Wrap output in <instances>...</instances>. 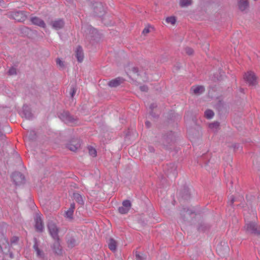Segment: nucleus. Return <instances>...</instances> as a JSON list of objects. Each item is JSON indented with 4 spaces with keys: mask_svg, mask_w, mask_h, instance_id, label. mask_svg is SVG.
<instances>
[{
    "mask_svg": "<svg viewBox=\"0 0 260 260\" xmlns=\"http://www.w3.org/2000/svg\"><path fill=\"white\" fill-rule=\"evenodd\" d=\"M9 18L13 19L17 22H23L27 18L26 12L23 11H11L7 14Z\"/></svg>",
    "mask_w": 260,
    "mask_h": 260,
    "instance_id": "obj_1",
    "label": "nucleus"
},
{
    "mask_svg": "<svg viewBox=\"0 0 260 260\" xmlns=\"http://www.w3.org/2000/svg\"><path fill=\"white\" fill-rule=\"evenodd\" d=\"M244 228L246 233L260 236V226L256 223L248 222L245 223Z\"/></svg>",
    "mask_w": 260,
    "mask_h": 260,
    "instance_id": "obj_2",
    "label": "nucleus"
},
{
    "mask_svg": "<svg viewBox=\"0 0 260 260\" xmlns=\"http://www.w3.org/2000/svg\"><path fill=\"white\" fill-rule=\"evenodd\" d=\"M60 119L67 124H73L78 121L76 117L72 115L68 111H63L59 116Z\"/></svg>",
    "mask_w": 260,
    "mask_h": 260,
    "instance_id": "obj_3",
    "label": "nucleus"
},
{
    "mask_svg": "<svg viewBox=\"0 0 260 260\" xmlns=\"http://www.w3.org/2000/svg\"><path fill=\"white\" fill-rule=\"evenodd\" d=\"M47 228L51 237L54 240L58 239L59 229L56 224L52 221H50L47 223Z\"/></svg>",
    "mask_w": 260,
    "mask_h": 260,
    "instance_id": "obj_4",
    "label": "nucleus"
},
{
    "mask_svg": "<svg viewBox=\"0 0 260 260\" xmlns=\"http://www.w3.org/2000/svg\"><path fill=\"white\" fill-rule=\"evenodd\" d=\"M92 9L95 16L102 17L105 13V10L102 3L95 2L92 4Z\"/></svg>",
    "mask_w": 260,
    "mask_h": 260,
    "instance_id": "obj_5",
    "label": "nucleus"
},
{
    "mask_svg": "<svg viewBox=\"0 0 260 260\" xmlns=\"http://www.w3.org/2000/svg\"><path fill=\"white\" fill-rule=\"evenodd\" d=\"M244 79L249 86H255L257 83V77L254 72L252 71H248L245 73Z\"/></svg>",
    "mask_w": 260,
    "mask_h": 260,
    "instance_id": "obj_6",
    "label": "nucleus"
},
{
    "mask_svg": "<svg viewBox=\"0 0 260 260\" xmlns=\"http://www.w3.org/2000/svg\"><path fill=\"white\" fill-rule=\"evenodd\" d=\"M11 178L16 185H20L24 182V176L22 173L18 172L13 173L11 175Z\"/></svg>",
    "mask_w": 260,
    "mask_h": 260,
    "instance_id": "obj_7",
    "label": "nucleus"
},
{
    "mask_svg": "<svg viewBox=\"0 0 260 260\" xmlns=\"http://www.w3.org/2000/svg\"><path fill=\"white\" fill-rule=\"evenodd\" d=\"M80 146V140L78 138H73L67 144V147L71 151H75Z\"/></svg>",
    "mask_w": 260,
    "mask_h": 260,
    "instance_id": "obj_8",
    "label": "nucleus"
},
{
    "mask_svg": "<svg viewBox=\"0 0 260 260\" xmlns=\"http://www.w3.org/2000/svg\"><path fill=\"white\" fill-rule=\"evenodd\" d=\"M35 220V228L39 232H42L44 231V224L43 220L39 214H36Z\"/></svg>",
    "mask_w": 260,
    "mask_h": 260,
    "instance_id": "obj_9",
    "label": "nucleus"
},
{
    "mask_svg": "<svg viewBox=\"0 0 260 260\" xmlns=\"http://www.w3.org/2000/svg\"><path fill=\"white\" fill-rule=\"evenodd\" d=\"M173 136L172 133L167 135L164 136L160 141L161 145L167 148L173 142Z\"/></svg>",
    "mask_w": 260,
    "mask_h": 260,
    "instance_id": "obj_10",
    "label": "nucleus"
},
{
    "mask_svg": "<svg viewBox=\"0 0 260 260\" xmlns=\"http://www.w3.org/2000/svg\"><path fill=\"white\" fill-rule=\"evenodd\" d=\"M50 24L53 29L58 30L62 29L64 27V22L62 19H58L52 21Z\"/></svg>",
    "mask_w": 260,
    "mask_h": 260,
    "instance_id": "obj_11",
    "label": "nucleus"
},
{
    "mask_svg": "<svg viewBox=\"0 0 260 260\" xmlns=\"http://www.w3.org/2000/svg\"><path fill=\"white\" fill-rule=\"evenodd\" d=\"M54 242L52 246L53 251L57 255H61L62 252V247L60 244V239L54 240Z\"/></svg>",
    "mask_w": 260,
    "mask_h": 260,
    "instance_id": "obj_12",
    "label": "nucleus"
},
{
    "mask_svg": "<svg viewBox=\"0 0 260 260\" xmlns=\"http://www.w3.org/2000/svg\"><path fill=\"white\" fill-rule=\"evenodd\" d=\"M124 82V79L121 77H117L113 80L110 81L108 85L110 87H117L121 84L123 83Z\"/></svg>",
    "mask_w": 260,
    "mask_h": 260,
    "instance_id": "obj_13",
    "label": "nucleus"
},
{
    "mask_svg": "<svg viewBox=\"0 0 260 260\" xmlns=\"http://www.w3.org/2000/svg\"><path fill=\"white\" fill-rule=\"evenodd\" d=\"M30 21L34 25H38L42 28L46 27V24L45 22L42 19L38 17H31L30 18Z\"/></svg>",
    "mask_w": 260,
    "mask_h": 260,
    "instance_id": "obj_14",
    "label": "nucleus"
},
{
    "mask_svg": "<svg viewBox=\"0 0 260 260\" xmlns=\"http://www.w3.org/2000/svg\"><path fill=\"white\" fill-rule=\"evenodd\" d=\"M238 6L241 11H244L249 8L248 0H238Z\"/></svg>",
    "mask_w": 260,
    "mask_h": 260,
    "instance_id": "obj_15",
    "label": "nucleus"
},
{
    "mask_svg": "<svg viewBox=\"0 0 260 260\" xmlns=\"http://www.w3.org/2000/svg\"><path fill=\"white\" fill-rule=\"evenodd\" d=\"M76 57L79 62H81L83 60L84 53L82 48L78 46L76 50Z\"/></svg>",
    "mask_w": 260,
    "mask_h": 260,
    "instance_id": "obj_16",
    "label": "nucleus"
},
{
    "mask_svg": "<svg viewBox=\"0 0 260 260\" xmlns=\"http://www.w3.org/2000/svg\"><path fill=\"white\" fill-rule=\"evenodd\" d=\"M23 114L27 119H32L33 116L29 107L26 105H24L23 107Z\"/></svg>",
    "mask_w": 260,
    "mask_h": 260,
    "instance_id": "obj_17",
    "label": "nucleus"
},
{
    "mask_svg": "<svg viewBox=\"0 0 260 260\" xmlns=\"http://www.w3.org/2000/svg\"><path fill=\"white\" fill-rule=\"evenodd\" d=\"M75 209V203H72L70 205V207L66 212V217L69 219H72L73 218V213Z\"/></svg>",
    "mask_w": 260,
    "mask_h": 260,
    "instance_id": "obj_18",
    "label": "nucleus"
},
{
    "mask_svg": "<svg viewBox=\"0 0 260 260\" xmlns=\"http://www.w3.org/2000/svg\"><path fill=\"white\" fill-rule=\"evenodd\" d=\"M190 90L194 94L199 95L205 91V88L203 86H192Z\"/></svg>",
    "mask_w": 260,
    "mask_h": 260,
    "instance_id": "obj_19",
    "label": "nucleus"
},
{
    "mask_svg": "<svg viewBox=\"0 0 260 260\" xmlns=\"http://www.w3.org/2000/svg\"><path fill=\"white\" fill-rule=\"evenodd\" d=\"M180 194L183 199L188 200L190 197V193L188 188L184 186L180 191Z\"/></svg>",
    "mask_w": 260,
    "mask_h": 260,
    "instance_id": "obj_20",
    "label": "nucleus"
},
{
    "mask_svg": "<svg viewBox=\"0 0 260 260\" xmlns=\"http://www.w3.org/2000/svg\"><path fill=\"white\" fill-rule=\"evenodd\" d=\"M74 200L79 204L82 205L84 204V201L82 196L77 192H74L73 195Z\"/></svg>",
    "mask_w": 260,
    "mask_h": 260,
    "instance_id": "obj_21",
    "label": "nucleus"
},
{
    "mask_svg": "<svg viewBox=\"0 0 260 260\" xmlns=\"http://www.w3.org/2000/svg\"><path fill=\"white\" fill-rule=\"evenodd\" d=\"M108 247L111 251H115L117 248V242L113 238H110L108 243Z\"/></svg>",
    "mask_w": 260,
    "mask_h": 260,
    "instance_id": "obj_22",
    "label": "nucleus"
},
{
    "mask_svg": "<svg viewBox=\"0 0 260 260\" xmlns=\"http://www.w3.org/2000/svg\"><path fill=\"white\" fill-rule=\"evenodd\" d=\"M210 229V225L204 222H201L199 223L198 230L199 231L205 232Z\"/></svg>",
    "mask_w": 260,
    "mask_h": 260,
    "instance_id": "obj_23",
    "label": "nucleus"
},
{
    "mask_svg": "<svg viewBox=\"0 0 260 260\" xmlns=\"http://www.w3.org/2000/svg\"><path fill=\"white\" fill-rule=\"evenodd\" d=\"M192 0H180L179 5L181 8L186 7L192 5Z\"/></svg>",
    "mask_w": 260,
    "mask_h": 260,
    "instance_id": "obj_24",
    "label": "nucleus"
},
{
    "mask_svg": "<svg viewBox=\"0 0 260 260\" xmlns=\"http://www.w3.org/2000/svg\"><path fill=\"white\" fill-rule=\"evenodd\" d=\"M170 168L171 170H170L169 169L167 170V174L168 175H170L171 174H172L173 176L175 177L177 174V170H176V167L174 165H170Z\"/></svg>",
    "mask_w": 260,
    "mask_h": 260,
    "instance_id": "obj_25",
    "label": "nucleus"
},
{
    "mask_svg": "<svg viewBox=\"0 0 260 260\" xmlns=\"http://www.w3.org/2000/svg\"><path fill=\"white\" fill-rule=\"evenodd\" d=\"M67 243L68 246L71 247H73L77 244L76 240L73 237L68 239Z\"/></svg>",
    "mask_w": 260,
    "mask_h": 260,
    "instance_id": "obj_26",
    "label": "nucleus"
},
{
    "mask_svg": "<svg viewBox=\"0 0 260 260\" xmlns=\"http://www.w3.org/2000/svg\"><path fill=\"white\" fill-rule=\"evenodd\" d=\"M214 116V112L211 110H207L205 112V116L208 118L210 119Z\"/></svg>",
    "mask_w": 260,
    "mask_h": 260,
    "instance_id": "obj_27",
    "label": "nucleus"
},
{
    "mask_svg": "<svg viewBox=\"0 0 260 260\" xmlns=\"http://www.w3.org/2000/svg\"><path fill=\"white\" fill-rule=\"evenodd\" d=\"M166 21L168 23L175 24L176 22V19L174 16L168 17L166 18Z\"/></svg>",
    "mask_w": 260,
    "mask_h": 260,
    "instance_id": "obj_28",
    "label": "nucleus"
},
{
    "mask_svg": "<svg viewBox=\"0 0 260 260\" xmlns=\"http://www.w3.org/2000/svg\"><path fill=\"white\" fill-rule=\"evenodd\" d=\"M89 153L90 155L95 157L96 156V150L95 149L93 148L92 147H88Z\"/></svg>",
    "mask_w": 260,
    "mask_h": 260,
    "instance_id": "obj_29",
    "label": "nucleus"
},
{
    "mask_svg": "<svg viewBox=\"0 0 260 260\" xmlns=\"http://www.w3.org/2000/svg\"><path fill=\"white\" fill-rule=\"evenodd\" d=\"M129 210L123 207V206L118 208L119 212L121 214H126L128 212Z\"/></svg>",
    "mask_w": 260,
    "mask_h": 260,
    "instance_id": "obj_30",
    "label": "nucleus"
},
{
    "mask_svg": "<svg viewBox=\"0 0 260 260\" xmlns=\"http://www.w3.org/2000/svg\"><path fill=\"white\" fill-rule=\"evenodd\" d=\"M131 205V203L129 200H126L122 202V206L127 208L128 210L130 209Z\"/></svg>",
    "mask_w": 260,
    "mask_h": 260,
    "instance_id": "obj_31",
    "label": "nucleus"
},
{
    "mask_svg": "<svg viewBox=\"0 0 260 260\" xmlns=\"http://www.w3.org/2000/svg\"><path fill=\"white\" fill-rule=\"evenodd\" d=\"M219 123L217 121L214 122L209 124V127L211 129H217L219 127Z\"/></svg>",
    "mask_w": 260,
    "mask_h": 260,
    "instance_id": "obj_32",
    "label": "nucleus"
},
{
    "mask_svg": "<svg viewBox=\"0 0 260 260\" xmlns=\"http://www.w3.org/2000/svg\"><path fill=\"white\" fill-rule=\"evenodd\" d=\"M19 238L17 236H13L10 239V243L11 245L16 244L18 242Z\"/></svg>",
    "mask_w": 260,
    "mask_h": 260,
    "instance_id": "obj_33",
    "label": "nucleus"
},
{
    "mask_svg": "<svg viewBox=\"0 0 260 260\" xmlns=\"http://www.w3.org/2000/svg\"><path fill=\"white\" fill-rule=\"evenodd\" d=\"M33 247L35 249V250L37 251L38 255H39V256L41 255L42 251L39 249V248L38 247V244H37V242H36L35 244L34 245Z\"/></svg>",
    "mask_w": 260,
    "mask_h": 260,
    "instance_id": "obj_34",
    "label": "nucleus"
},
{
    "mask_svg": "<svg viewBox=\"0 0 260 260\" xmlns=\"http://www.w3.org/2000/svg\"><path fill=\"white\" fill-rule=\"evenodd\" d=\"M36 134L35 131H31L29 132L28 138L29 140H34L36 138Z\"/></svg>",
    "mask_w": 260,
    "mask_h": 260,
    "instance_id": "obj_35",
    "label": "nucleus"
},
{
    "mask_svg": "<svg viewBox=\"0 0 260 260\" xmlns=\"http://www.w3.org/2000/svg\"><path fill=\"white\" fill-rule=\"evenodd\" d=\"M185 51L186 54H187L189 55H191L193 54V50L190 47H186L185 48Z\"/></svg>",
    "mask_w": 260,
    "mask_h": 260,
    "instance_id": "obj_36",
    "label": "nucleus"
},
{
    "mask_svg": "<svg viewBox=\"0 0 260 260\" xmlns=\"http://www.w3.org/2000/svg\"><path fill=\"white\" fill-rule=\"evenodd\" d=\"M77 91V88L75 86H72L71 87L70 95L72 98H73Z\"/></svg>",
    "mask_w": 260,
    "mask_h": 260,
    "instance_id": "obj_37",
    "label": "nucleus"
},
{
    "mask_svg": "<svg viewBox=\"0 0 260 260\" xmlns=\"http://www.w3.org/2000/svg\"><path fill=\"white\" fill-rule=\"evenodd\" d=\"M56 64L59 66L60 68H63L64 67V62L60 58L56 59Z\"/></svg>",
    "mask_w": 260,
    "mask_h": 260,
    "instance_id": "obj_38",
    "label": "nucleus"
},
{
    "mask_svg": "<svg viewBox=\"0 0 260 260\" xmlns=\"http://www.w3.org/2000/svg\"><path fill=\"white\" fill-rule=\"evenodd\" d=\"M17 73L16 72V68H14V67H12L11 68L9 71H8V74L9 75H16Z\"/></svg>",
    "mask_w": 260,
    "mask_h": 260,
    "instance_id": "obj_39",
    "label": "nucleus"
},
{
    "mask_svg": "<svg viewBox=\"0 0 260 260\" xmlns=\"http://www.w3.org/2000/svg\"><path fill=\"white\" fill-rule=\"evenodd\" d=\"M140 89L142 91L147 92L148 90V87L146 85H143L140 87Z\"/></svg>",
    "mask_w": 260,
    "mask_h": 260,
    "instance_id": "obj_40",
    "label": "nucleus"
},
{
    "mask_svg": "<svg viewBox=\"0 0 260 260\" xmlns=\"http://www.w3.org/2000/svg\"><path fill=\"white\" fill-rule=\"evenodd\" d=\"M234 202H235V198L233 196H232L231 197L230 201L228 203V204L230 206H233Z\"/></svg>",
    "mask_w": 260,
    "mask_h": 260,
    "instance_id": "obj_41",
    "label": "nucleus"
},
{
    "mask_svg": "<svg viewBox=\"0 0 260 260\" xmlns=\"http://www.w3.org/2000/svg\"><path fill=\"white\" fill-rule=\"evenodd\" d=\"M157 107V105L155 103H152L150 106V109L151 110V111H153V110L154 108H156Z\"/></svg>",
    "mask_w": 260,
    "mask_h": 260,
    "instance_id": "obj_42",
    "label": "nucleus"
},
{
    "mask_svg": "<svg viewBox=\"0 0 260 260\" xmlns=\"http://www.w3.org/2000/svg\"><path fill=\"white\" fill-rule=\"evenodd\" d=\"M149 31H149V28H148V27H145V28L143 29V31H142V33H143L144 35H145V34H147L149 33Z\"/></svg>",
    "mask_w": 260,
    "mask_h": 260,
    "instance_id": "obj_43",
    "label": "nucleus"
},
{
    "mask_svg": "<svg viewBox=\"0 0 260 260\" xmlns=\"http://www.w3.org/2000/svg\"><path fill=\"white\" fill-rule=\"evenodd\" d=\"M239 145L238 144H234L233 145L232 147L235 150H236L237 149L239 148Z\"/></svg>",
    "mask_w": 260,
    "mask_h": 260,
    "instance_id": "obj_44",
    "label": "nucleus"
},
{
    "mask_svg": "<svg viewBox=\"0 0 260 260\" xmlns=\"http://www.w3.org/2000/svg\"><path fill=\"white\" fill-rule=\"evenodd\" d=\"M133 71L135 73H138L139 69L137 67H134L133 68Z\"/></svg>",
    "mask_w": 260,
    "mask_h": 260,
    "instance_id": "obj_45",
    "label": "nucleus"
},
{
    "mask_svg": "<svg viewBox=\"0 0 260 260\" xmlns=\"http://www.w3.org/2000/svg\"><path fill=\"white\" fill-rule=\"evenodd\" d=\"M145 125L147 128H149L151 125V123L148 121H146L145 122Z\"/></svg>",
    "mask_w": 260,
    "mask_h": 260,
    "instance_id": "obj_46",
    "label": "nucleus"
},
{
    "mask_svg": "<svg viewBox=\"0 0 260 260\" xmlns=\"http://www.w3.org/2000/svg\"><path fill=\"white\" fill-rule=\"evenodd\" d=\"M136 256L137 258L138 259H140V260H143V259L142 257L139 254H138V253H137Z\"/></svg>",
    "mask_w": 260,
    "mask_h": 260,
    "instance_id": "obj_47",
    "label": "nucleus"
},
{
    "mask_svg": "<svg viewBox=\"0 0 260 260\" xmlns=\"http://www.w3.org/2000/svg\"><path fill=\"white\" fill-rule=\"evenodd\" d=\"M150 114L153 117H157L158 115H155L154 113H153V111L150 112Z\"/></svg>",
    "mask_w": 260,
    "mask_h": 260,
    "instance_id": "obj_48",
    "label": "nucleus"
},
{
    "mask_svg": "<svg viewBox=\"0 0 260 260\" xmlns=\"http://www.w3.org/2000/svg\"><path fill=\"white\" fill-rule=\"evenodd\" d=\"M149 151H150V152H154V148H153V147H152V146H149Z\"/></svg>",
    "mask_w": 260,
    "mask_h": 260,
    "instance_id": "obj_49",
    "label": "nucleus"
},
{
    "mask_svg": "<svg viewBox=\"0 0 260 260\" xmlns=\"http://www.w3.org/2000/svg\"><path fill=\"white\" fill-rule=\"evenodd\" d=\"M185 212V209H183V210L181 211V214H184V212Z\"/></svg>",
    "mask_w": 260,
    "mask_h": 260,
    "instance_id": "obj_50",
    "label": "nucleus"
},
{
    "mask_svg": "<svg viewBox=\"0 0 260 260\" xmlns=\"http://www.w3.org/2000/svg\"><path fill=\"white\" fill-rule=\"evenodd\" d=\"M240 91H241V92H243L244 91V89L241 88L240 89Z\"/></svg>",
    "mask_w": 260,
    "mask_h": 260,
    "instance_id": "obj_51",
    "label": "nucleus"
}]
</instances>
